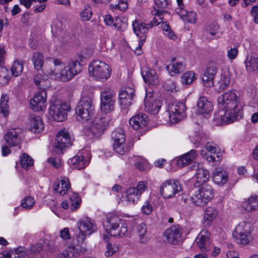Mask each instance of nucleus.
<instances>
[{
	"label": "nucleus",
	"mask_w": 258,
	"mask_h": 258,
	"mask_svg": "<svg viewBox=\"0 0 258 258\" xmlns=\"http://www.w3.org/2000/svg\"><path fill=\"white\" fill-rule=\"evenodd\" d=\"M104 22L105 24L108 26L113 25L117 30H120L121 29V26L119 25V23L121 22L119 18H116L114 21L112 17L110 15H108L105 16Z\"/></svg>",
	"instance_id": "nucleus-47"
},
{
	"label": "nucleus",
	"mask_w": 258,
	"mask_h": 258,
	"mask_svg": "<svg viewBox=\"0 0 258 258\" xmlns=\"http://www.w3.org/2000/svg\"><path fill=\"white\" fill-rule=\"evenodd\" d=\"M178 7L175 9V12L179 16H183L187 14V11L184 9L183 0H176Z\"/></svg>",
	"instance_id": "nucleus-54"
},
{
	"label": "nucleus",
	"mask_w": 258,
	"mask_h": 258,
	"mask_svg": "<svg viewBox=\"0 0 258 258\" xmlns=\"http://www.w3.org/2000/svg\"><path fill=\"white\" fill-rule=\"evenodd\" d=\"M140 195L136 189V187L128 188L126 191V198L127 202L132 204H135L139 199Z\"/></svg>",
	"instance_id": "nucleus-39"
},
{
	"label": "nucleus",
	"mask_w": 258,
	"mask_h": 258,
	"mask_svg": "<svg viewBox=\"0 0 258 258\" xmlns=\"http://www.w3.org/2000/svg\"><path fill=\"white\" fill-rule=\"evenodd\" d=\"M23 70V63L19 61H15L11 67L12 74L15 77H18L21 74Z\"/></svg>",
	"instance_id": "nucleus-50"
},
{
	"label": "nucleus",
	"mask_w": 258,
	"mask_h": 258,
	"mask_svg": "<svg viewBox=\"0 0 258 258\" xmlns=\"http://www.w3.org/2000/svg\"><path fill=\"white\" fill-rule=\"evenodd\" d=\"M34 82L40 89H45L47 85L45 84L47 83L43 78L41 75H37L34 78Z\"/></svg>",
	"instance_id": "nucleus-53"
},
{
	"label": "nucleus",
	"mask_w": 258,
	"mask_h": 258,
	"mask_svg": "<svg viewBox=\"0 0 258 258\" xmlns=\"http://www.w3.org/2000/svg\"><path fill=\"white\" fill-rule=\"evenodd\" d=\"M186 110V107L183 102H174L169 104L168 111L170 122L175 123L184 118Z\"/></svg>",
	"instance_id": "nucleus-8"
},
{
	"label": "nucleus",
	"mask_w": 258,
	"mask_h": 258,
	"mask_svg": "<svg viewBox=\"0 0 258 258\" xmlns=\"http://www.w3.org/2000/svg\"><path fill=\"white\" fill-rule=\"evenodd\" d=\"M230 82L229 74L226 73L222 74L217 83L218 91H221L226 89L229 86Z\"/></svg>",
	"instance_id": "nucleus-37"
},
{
	"label": "nucleus",
	"mask_w": 258,
	"mask_h": 258,
	"mask_svg": "<svg viewBox=\"0 0 258 258\" xmlns=\"http://www.w3.org/2000/svg\"><path fill=\"white\" fill-rule=\"evenodd\" d=\"M164 88L169 91H176V84L174 81L171 80H167L164 84Z\"/></svg>",
	"instance_id": "nucleus-58"
},
{
	"label": "nucleus",
	"mask_w": 258,
	"mask_h": 258,
	"mask_svg": "<svg viewBox=\"0 0 258 258\" xmlns=\"http://www.w3.org/2000/svg\"><path fill=\"white\" fill-rule=\"evenodd\" d=\"M108 125V119L106 117H96L90 126L89 131L93 136L98 137Z\"/></svg>",
	"instance_id": "nucleus-19"
},
{
	"label": "nucleus",
	"mask_w": 258,
	"mask_h": 258,
	"mask_svg": "<svg viewBox=\"0 0 258 258\" xmlns=\"http://www.w3.org/2000/svg\"><path fill=\"white\" fill-rule=\"evenodd\" d=\"M146 39V35H141L139 41L138 46L136 48L135 52L137 55H140L142 53L141 47L142 45L145 42Z\"/></svg>",
	"instance_id": "nucleus-64"
},
{
	"label": "nucleus",
	"mask_w": 258,
	"mask_h": 258,
	"mask_svg": "<svg viewBox=\"0 0 258 258\" xmlns=\"http://www.w3.org/2000/svg\"><path fill=\"white\" fill-rule=\"evenodd\" d=\"M218 29L219 26L215 23H212L209 24L206 30L212 36H214L216 34V31Z\"/></svg>",
	"instance_id": "nucleus-60"
},
{
	"label": "nucleus",
	"mask_w": 258,
	"mask_h": 258,
	"mask_svg": "<svg viewBox=\"0 0 258 258\" xmlns=\"http://www.w3.org/2000/svg\"><path fill=\"white\" fill-rule=\"evenodd\" d=\"M134 93L135 90L132 84L122 88L119 94V102L121 109L126 110L130 107Z\"/></svg>",
	"instance_id": "nucleus-13"
},
{
	"label": "nucleus",
	"mask_w": 258,
	"mask_h": 258,
	"mask_svg": "<svg viewBox=\"0 0 258 258\" xmlns=\"http://www.w3.org/2000/svg\"><path fill=\"white\" fill-rule=\"evenodd\" d=\"M183 230L179 225H173L167 228L164 233L165 241L176 244L181 241Z\"/></svg>",
	"instance_id": "nucleus-11"
},
{
	"label": "nucleus",
	"mask_w": 258,
	"mask_h": 258,
	"mask_svg": "<svg viewBox=\"0 0 258 258\" xmlns=\"http://www.w3.org/2000/svg\"><path fill=\"white\" fill-rule=\"evenodd\" d=\"M246 70L249 73L254 72L258 70V57L247 56L245 60Z\"/></svg>",
	"instance_id": "nucleus-31"
},
{
	"label": "nucleus",
	"mask_w": 258,
	"mask_h": 258,
	"mask_svg": "<svg viewBox=\"0 0 258 258\" xmlns=\"http://www.w3.org/2000/svg\"><path fill=\"white\" fill-rule=\"evenodd\" d=\"M43 71L45 75L50 78L62 82H67L74 77L67 67L64 66L58 59H53L50 67L45 66Z\"/></svg>",
	"instance_id": "nucleus-2"
},
{
	"label": "nucleus",
	"mask_w": 258,
	"mask_h": 258,
	"mask_svg": "<svg viewBox=\"0 0 258 258\" xmlns=\"http://www.w3.org/2000/svg\"><path fill=\"white\" fill-rule=\"evenodd\" d=\"M9 80V71L2 65L0 66V86L7 84Z\"/></svg>",
	"instance_id": "nucleus-48"
},
{
	"label": "nucleus",
	"mask_w": 258,
	"mask_h": 258,
	"mask_svg": "<svg viewBox=\"0 0 258 258\" xmlns=\"http://www.w3.org/2000/svg\"><path fill=\"white\" fill-rule=\"evenodd\" d=\"M167 68L171 75L173 76L174 74H179L183 72L184 65L181 62L175 61V60H172L171 66H168Z\"/></svg>",
	"instance_id": "nucleus-38"
},
{
	"label": "nucleus",
	"mask_w": 258,
	"mask_h": 258,
	"mask_svg": "<svg viewBox=\"0 0 258 258\" xmlns=\"http://www.w3.org/2000/svg\"><path fill=\"white\" fill-rule=\"evenodd\" d=\"M181 190L182 187L178 181L173 179L166 180L160 187L161 195L166 199L175 197Z\"/></svg>",
	"instance_id": "nucleus-9"
},
{
	"label": "nucleus",
	"mask_w": 258,
	"mask_h": 258,
	"mask_svg": "<svg viewBox=\"0 0 258 258\" xmlns=\"http://www.w3.org/2000/svg\"><path fill=\"white\" fill-rule=\"evenodd\" d=\"M23 131L19 127L9 129L5 135L4 138L7 144L11 147L16 146L22 142Z\"/></svg>",
	"instance_id": "nucleus-16"
},
{
	"label": "nucleus",
	"mask_w": 258,
	"mask_h": 258,
	"mask_svg": "<svg viewBox=\"0 0 258 258\" xmlns=\"http://www.w3.org/2000/svg\"><path fill=\"white\" fill-rule=\"evenodd\" d=\"M218 215V210L213 207H208L205 211L204 224L205 226H210L211 222Z\"/></svg>",
	"instance_id": "nucleus-29"
},
{
	"label": "nucleus",
	"mask_w": 258,
	"mask_h": 258,
	"mask_svg": "<svg viewBox=\"0 0 258 258\" xmlns=\"http://www.w3.org/2000/svg\"><path fill=\"white\" fill-rule=\"evenodd\" d=\"M70 162L73 165V168L79 170L84 169L88 164V162L84 161L82 156H76L71 159Z\"/></svg>",
	"instance_id": "nucleus-35"
},
{
	"label": "nucleus",
	"mask_w": 258,
	"mask_h": 258,
	"mask_svg": "<svg viewBox=\"0 0 258 258\" xmlns=\"http://www.w3.org/2000/svg\"><path fill=\"white\" fill-rule=\"evenodd\" d=\"M9 96L7 95H2L1 99V112L6 117L9 114V106L8 105Z\"/></svg>",
	"instance_id": "nucleus-43"
},
{
	"label": "nucleus",
	"mask_w": 258,
	"mask_h": 258,
	"mask_svg": "<svg viewBox=\"0 0 258 258\" xmlns=\"http://www.w3.org/2000/svg\"><path fill=\"white\" fill-rule=\"evenodd\" d=\"M218 103L221 110L215 113L214 121L215 124H227L242 118L244 104L240 98L237 96L235 90L224 93L218 98Z\"/></svg>",
	"instance_id": "nucleus-1"
},
{
	"label": "nucleus",
	"mask_w": 258,
	"mask_h": 258,
	"mask_svg": "<svg viewBox=\"0 0 258 258\" xmlns=\"http://www.w3.org/2000/svg\"><path fill=\"white\" fill-rule=\"evenodd\" d=\"M92 12L90 7H87L81 13L80 16L83 21H88L91 18Z\"/></svg>",
	"instance_id": "nucleus-55"
},
{
	"label": "nucleus",
	"mask_w": 258,
	"mask_h": 258,
	"mask_svg": "<svg viewBox=\"0 0 258 258\" xmlns=\"http://www.w3.org/2000/svg\"><path fill=\"white\" fill-rule=\"evenodd\" d=\"M198 108V111L202 114H208L210 113L213 109V104L209 101L207 97L201 96L197 102Z\"/></svg>",
	"instance_id": "nucleus-25"
},
{
	"label": "nucleus",
	"mask_w": 258,
	"mask_h": 258,
	"mask_svg": "<svg viewBox=\"0 0 258 258\" xmlns=\"http://www.w3.org/2000/svg\"><path fill=\"white\" fill-rule=\"evenodd\" d=\"M249 228V225L244 222L236 226L233 235L237 243L242 245H247L251 242L252 238Z\"/></svg>",
	"instance_id": "nucleus-10"
},
{
	"label": "nucleus",
	"mask_w": 258,
	"mask_h": 258,
	"mask_svg": "<svg viewBox=\"0 0 258 258\" xmlns=\"http://www.w3.org/2000/svg\"><path fill=\"white\" fill-rule=\"evenodd\" d=\"M197 156L196 150H191L187 153L180 157L176 161L177 165L179 167H184L191 163Z\"/></svg>",
	"instance_id": "nucleus-26"
},
{
	"label": "nucleus",
	"mask_w": 258,
	"mask_h": 258,
	"mask_svg": "<svg viewBox=\"0 0 258 258\" xmlns=\"http://www.w3.org/2000/svg\"><path fill=\"white\" fill-rule=\"evenodd\" d=\"M59 182L61 184L60 190H58V193L61 195H64L68 190L70 188L71 185L67 177H60Z\"/></svg>",
	"instance_id": "nucleus-49"
},
{
	"label": "nucleus",
	"mask_w": 258,
	"mask_h": 258,
	"mask_svg": "<svg viewBox=\"0 0 258 258\" xmlns=\"http://www.w3.org/2000/svg\"><path fill=\"white\" fill-rule=\"evenodd\" d=\"M201 194L204 197L207 203L213 198L214 191L212 187L209 185H205L199 189Z\"/></svg>",
	"instance_id": "nucleus-41"
},
{
	"label": "nucleus",
	"mask_w": 258,
	"mask_h": 258,
	"mask_svg": "<svg viewBox=\"0 0 258 258\" xmlns=\"http://www.w3.org/2000/svg\"><path fill=\"white\" fill-rule=\"evenodd\" d=\"M111 137L114 141L113 146L115 152L120 155L124 154L127 148L125 145V137L123 130L117 128L112 132Z\"/></svg>",
	"instance_id": "nucleus-12"
},
{
	"label": "nucleus",
	"mask_w": 258,
	"mask_h": 258,
	"mask_svg": "<svg viewBox=\"0 0 258 258\" xmlns=\"http://www.w3.org/2000/svg\"><path fill=\"white\" fill-rule=\"evenodd\" d=\"M69 110V106L66 103L56 98L51 100L49 115L54 120L60 122L66 120Z\"/></svg>",
	"instance_id": "nucleus-6"
},
{
	"label": "nucleus",
	"mask_w": 258,
	"mask_h": 258,
	"mask_svg": "<svg viewBox=\"0 0 258 258\" xmlns=\"http://www.w3.org/2000/svg\"><path fill=\"white\" fill-rule=\"evenodd\" d=\"M71 144V138L69 134L64 131H60L56 136L54 147L57 152H61L67 146Z\"/></svg>",
	"instance_id": "nucleus-21"
},
{
	"label": "nucleus",
	"mask_w": 258,
	"mask_h": 258,
	"mask_svg": "<svg viewBox=\"0 0 258 258\" xmlns=\"http://www.w3.org/2000/svg\"><path fill=\"white\" fill-rule=\"evenodd\" d=\"M90 76L96 80L104 81L110 78L111 69L105 62L98 60L90 62L88 68Z\"/></svg>",
	"instance_id": "nucleus-5"
},
{
	"label": "nucleus",
	"mask_w": 258,
	"mask_h": 258,
	"mask_svg": "<svg viewBox=\"0 0 258 258\" xmlns=\"http://www.w3.org/2000/svg\"><path fill=\"white\" fill-rule=\"evenodd\" d=\"M132 26L134 32L137 36H139L140 34L145 35V34L148 31L149 27L144 22L135 21L133 22Z\"/></svg>",
	"instance_id": "nucleus-34"
},
{
	"label": "nucleus",
	"mask_w": 258,
	"mask_h": 258,
	"mask_svg": "<svg viewBox=\"0 0 258 258\" xmlns=\"http://www.w3.org/2000/svg\"><path fill=\"white\" fill-rule=\"evenodd\" d=\"M217 146L215 144L213 143H207L204 146V148L201 151V154L209 162L219 161L220 153H217Z\"/></svg>",
	"instance_id": "nucleus-18"
},
{
	"label": "nucleus",
	"mask_w": 258,
	"mask_h": 258,
	"mask_svg": "<svg viewBox=\"0 0 258 258\" xmlns=\"http://www.w3.org/2000/svg\"><path fill=\"white\" fill-rule=\"evenodd\" d=\"M181 200L189 206L203 207L207 204L199 189L191 196L183 195Z\"/></svg>",
	"instance_id": "nucleus-20"
},
{
	"label": "nucleus",
	"mask_w": 258,
	"mask_h": 258,
	"mask_svg": "<svg viewBox=\"0 0 258 258\" xmlns=\"http://www.w3.org/2000/svg\"><path fill=\"white\" fill-rule=\"evenodd\" d=\"M243 208L248 212L258 210V196H251L243 203Z\"/></svg>",
	"instance_id": "nucleus-30"
},
{
	"label": "nucleus",
	"mask_w": 258,
	"mask_h": 258,
	"mask_svg": "<svg viewBox=\"0 0 258 258\" xmlns=\"http://www.w3.org/2000/svg\"><path fill=\"white\" fill-rule=\"evenodd\" d=\"M34 68L37 70H40L43 64V57L39 52H35L33 54L32 58Z\"/></svg>",
	"instance_id": "nucleus-46"
},
{
	"label": "nucleus",
	"mask_w": 258,
	"mask_h": 258,
	"mask_svg": "<svg viewBox=\"0 0 258 258\" xmlns=\"http://www.w3.org/2000/svg\"><path fill=\"white\" fill-rule=\"evenodd\" d=\"M43 248V245L41 243H37L31 245L29 251L31 254H36L39 252Z\"/></svg>",
	"instance_id": "nucleus-59"
},
{
	"label": "nucleus",
	"mask_w": 258,
	"mask_h": 258,
	"mask_svg": "<svg viewBox=\"0 0 258 258\" xmlns=\"http://www.w3.org/2000/svg\"><path fill=\"white\" fill-rule=\"evenodd\" d=\"M217 72V68L215 65L210 66L206 69L202 77L203 83L205 86L210 87L214 85V78Z\"/></svg>",
	"instance_id": "nucleus-23"
},
{
	"label": "nucleus",
	"mask_w": 258,
	"mask_h": 258,
	"mask_svg": "<svg viewBox=\"0 0 258 258\" xmlns=\"http://www.w3.org/2000/svg\"><path fill=\"white\" fill-rule=\"evenodd\" d=\"M78 252L73 246L68 247L63 251L59 258H77Z\"/></svg>",
	"instance_id": "nucleus-44"
},
{
	"label": "nucleus",
	"mask_w": 258,
	"mask_h": 258,
	"mask_svg": "<svg viewBox=\"0 0 258 258\" xmlns=\"http://www.w3.org/2000/svg\"><path fill=\"white\" fill-rule=\"evenodd\" d=\"M100 108L102 111L108 113L114 109L115 98L110 91H102L100 94Z\"/></svg>",
	"instance_id": "nucleus-14"
},
{
	"label": "nucleus",
	"mask_w": 258,
	"mask_h": 258,
	"mask_svg": "<svg viewBox=\"0 0 258 258\" xmlns=\"http://www.w3.org/2000/svg\"><path fill=\"white\" fill-rule=\"evenodd\" d=\"M118 250V246L109 243L107 245V250L105 251V254L106 256H111Z\"/></svg>",
	"instance_id": "nucleus-56"
},
{
	"label": "nucleus",
	"mask_w": 258,
	"mask_h": 258,
	"mask_svg": "<svg viewBox=\"0 0 258 258\" xmlns=\"http://www.w3.org/2000/svg\"><path fill=\"white\" fill-rule=\"evenodd\" d=\"M142 76L144 81L146 84L152 85H156L158 84L159 80L155 71L153 70H148L146 71V74L142 73Z\"/></svg>",
	"instance_id": "nucleus-33"
},
{
	"label": "nucleus",
	"mask_w": 258,
	"mask_h": 258,
	"mask_svg": "<svg viewBox=\"0 0 258 258\" xmlns=\"http://www.w3.org/2000/svg\"><path fill=\"white\" fill-rule=\"evenodd\" d=\"M149 122L147 115L145 113H139L130 120V124L136 130H139L146 126Z\"/></svg>",
	"instance_id": "nucleus-24"
},
{
	"label": "nucleus",
	"mask_w": 258,
	"mask_h": 258,
	"mask_svg": "<svg viewBox=\"0 0 258 258\" xmlns=\"http://www.w3.org/2000/svg\"><path fill=\"white\" fill-rule=\"evenodd\" d=\"M145 110L153 114H156L161 106L160 101L152 92H146L144 100Z\"/></svg>",
	"instance_id": "nucleus-15"
},
{
	"label": "nucleus",
	"mask_w": 258,
	"mask_h": 258,
	"mask_svg": "<svg viewBox=\"0 0 258 258\" xmlns=\"http://www.w3.org/2000/svg\"><path fill=\"white\" fill-rule=\"evenodd\" d=\"M44 125L39 116H31L30 121V130L34 133H39L44 129Z\"/></svg>",
	"instance_id": "nucleus-28"
},
{
	"label": "nucleus",
	"mask_w": 258,
	"mask_h": 258,
	"mask_svg": "<svg viewBox=\"0 0 258 258\" xmlns=\"http://www.w3.org/2000/svg\"><path fill=\"white\" fill-rule=\"evenodd\" d=\"M180 17L183 20L186 19L187 21L190 23H195L196 21V14L194 12H187V14H185L184 16H180Z\"/></svg>",
	"instance_id": "nucleus-57"
},
{
	"label": "nucleus",
	"mask_w": 258,
	"mask_h": 258,
	"mask_svg": "<svg viewBox=\"0 0 258 258\" xmlns=\"http://www.w3.org/2000/svg\"><path fill=\"white\" fill-rule=\"evenodd\" d=\"M210 176L209 172L207 169L203 168H198L196 174V184L197 186H200L207 182Z\"/></svg>",
	"instance_id": "nucleus-32"
},
{
	"label": "nucleus",
	"mask_w": 258,
	"mask_h": 258,
	"mask_svg": "<svg viewBox=\"0 0 258 258\" xmlns=\"http://www.w3.org/2000/svg\"><path fill=\"white\" fill-rule=\"evenodd\" d=\"M155 6L154 7V11H152L153 15L160 16L162 10L166 8L168 4V0H154Z\"/></svg>",
	"instance_id": "nucleus-40"
},
{
	"label": "nucleus",
	"mask_w": 258,
	"mask_h": 258,
	"mask_svg": "<svg viewBox=\"0 0 258 258\" xmlns=\"http://www.w3.org/2000/svg\"><path fill=\"white\" fill-rule=\"evenodd\" d=\"M127 4L126 0H119L117 5L112 7V9H118L120 11H125L127 8Z\"/></svg>",
	"instance_id": "nucleus-63"
},
{
	"label": "nucleus",
	"mask_w": 258,
	"mask_h": 258,
	"mask_svg": "<svg viewBox=\"0 0 258 258\" xmlns=\"http://www.w3.org/2000/svg\"><path fill=\"white\" fill-rule=\"evenodd\" d=\"M79 233L77 235V240L79 244H82L87 236L95 232L97 229L95 223L88 217L81 218L77 223Z\"/></svg>",
	"instance_id": "nucleus-7"
},
{
	"label": "nucleus",
	"mask_w": 258,
	"mask_h": 258,
	"mask_svg": "<svg viewBox=\"0 0 258 258\" xmlns=\"http://www.w3.org/2000/svg\"><path fill=\"white\" fill-rule=\"evenodd\" d=\"M35 204L34 199L31 197H26L22 201L21 206L26 209H31Z\"/></svg>",
	"instance_id": "nucleus-52"
},
{
	"label": "nucleus",
	"mask_w": 258,
	"mask_h": 258,
	"mask_svg": "<svg viewBox=\"0 0 258 258\" xmlns=\"http://www.w3.org/2000/svg\"><path fill=\"white\" fill-rule=\"evenodd\" d=\"M46 97L47 93L45 89H40L30 100L32 109L35 111L43 110L46 106Z\"/></svg>",
	"instance_id": "nucleus-17"
},
{
	"label": "nucleus",
	"mask_w": 258,
	"mask_h": 258,
	"mask_svg": "<svg viewBox=\"0 0 258 258\" xmlns=\"http://www.w3.org/2000/svg\"><path fill=\"white\" fill-rule=\"evenodd\" d=\"M48 162L55 168H58L61 165V160L58 158H49L47 160Z\"/></svg>",
	"instance_id": "nucleus-62"
},
{
	"label": "nucleus",
	"mask_w": 258,
	"mask_h": 258,
	"mask_svg": "<svg viewBox=\"0 0 258 258\" xmlns=\"http://www.w3.org/2000/svg\"><path fill=\"white\" fill-rule=\"evenodd\" d=\"M148 184L146 181H141L138 182L136 189L138 190V194H141L147 189Z\"/></svg>",
	"instance_id": "nucleus-61"
},
{
	"label": "nucleus",
	"mask_w": 258,
	"mask_h": 258,
	"mask_svg": "<svg viewBox=\"0 0 258 258\" xmlns=\"http://www.w3.org/2000/svg\"><path fill=\"white\" fill-rule=\"evenodd\" d=\"M104 226L106 228V233L103 234V239L105 242L108 241L109 235L122 237L127 232L126 224L116 216L107 218Z\"/></svg>",
	"instance_id": "nucleus-3"
},
{
	"label": "nucleus",
	"mask_w": 258,
	"mask_h": 258,
	"mask_svg": "<svg viewBox=\"0 0 258 258\" xmlns=\"http://www.w3.org/2000/svg\"><path fill=\"white\" fill-rule=\"evenodd\" d=\"M67 67L74 76L82 71V65L78 60H70Z\"/></svg>",
	"instance_id": "nucleus-42"
},
{
	"label": "nucleus",
	"mask_w": 258,
	"mask_h": 258,
	"mask_svg": "<svg viewBox=\"0 0 258 258\" xmlns=\"http://www.w3.org/2000/svg\"><path fill=\"white\" fill-rule=\"evenodd\" d=\"M136 231L139 236V240L141 243L145 244L149 241V238L146 236L147 231V226L144 223L138 225L136 228Z\"/></svg>",
	"instance_id": "nucleus-36"
},
{
	"label": "nucleus",
	"mask_w": 258,
	"mask_h": 258,
	"mask_svg": "<svg viewBox=\"0 0 258 258\" xmlns=\"http://www.w3.org/2000/svg\"><path fill=\"white\" fill-rule=\"evenodd\" d=\"M195 80V73L187 72L184 73L181 77V82L183 84L188 85L192 83Z\"/></svg>",
	"instance_id": "nucleus-51"
},
{
	"label": "nucleus",
	"mask_w": 258,
	"mask_h": 258,
	"mask_svg": "<svg viewBox=\"0 0 258 258\" xmlns=\"http://www.w3.org/2000/svg\"><path fill=\"white\" fill-rule=\"evenodd\" d=\"M210 233L206 229L202 230L196 238V242L199 248L203 251L209 250Z\"/></svg>",
	"instance_id": "nucleus-22"
},
{
	"label": "nucleus",
	"mask_w": 258,
	"mask_h": 258,
	"mask_svg": "<svg viewBox=\"0 0 258 258\" xmlns=\"http://www.w3.org/2000/svg\"><path fill=\"white\" fill-rule=\"evenodd\" d=\"M77 119L79 121L89 120L94 113L93 95H83L75 109Z\"/></svg>",
	"instance_id": "nucleus-4"
},
{
	"label": "nucleus",
	"mask_w": 258,
	"mask_h": 258,
	"mask_svg": "<svg viewBox=\"0 0 258 258\" xmlns=\"http://www.w3.org/2000/svg\"><path fill=\"white\" fill-rule=\"evenodd\" d=\"M214 182L219 185H223L227 181V174L226 172L222 168H217L213 174Z\"/></svg>",
	"instance_id": "nucleus-27"
},
{
	"label": "nucleus",
	"mask_w": 258,
	"mask_h": 258,
	"mask_svg": "<svg viewBox=\"0 0 258 258\" xmlns=\"http://www.w3.org/2000/svg\"><path fill=\"white\" fill-rule=\"evenodd\" d=\"M21 165L24 169L27 170L33 165V160L28 155L24 153L20 157Z\"/></svg>",
	"instance_id": "nucleus-45"
}]
</instances>
